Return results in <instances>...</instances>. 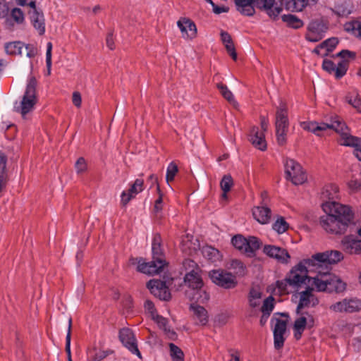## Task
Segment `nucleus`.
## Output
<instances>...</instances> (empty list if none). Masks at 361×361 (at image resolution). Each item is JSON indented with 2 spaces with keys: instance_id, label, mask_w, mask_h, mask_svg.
I'll list each match as a JSON object with an SVG mask.
<instances>
[{
  "instance_id": "nucleus-23",
  "label": "nucleus",
  "mask_w": 361,
  "mask_h": 361,
  "mask_svg": "<svg viewBox=\"0 0 361 361\" xmlns=\"http://www.w3.org/2000/svg\"><path fill=\"white\" fill-rule=\"evenodd\" d=\"M119 338L122 343L133 354L141 357V354L138 350L137 342L133 332L129 329H123L120 331Z\"/></svg>"
},
{
  "instance_id": "nucleus-51",
  "label": "nucleus",
  "mask_w": 361,
  "mask_h": 361,
  "mask_svg": "<svg viewBox=\"0 0 361 361\" xmlns=\"http://www.w3.org/2000/svg\"><path fill=\"white\" fill-rule=\"evenodd\" d=\"M71 322H72L71 319H69L68 332H67V335L66 337L65 350L67 353L68 358H70V356H71Z\"/></svg>"
},
{
  "instance_id": "nucleus-14",
  "label": "nucleus",
  "mask_w": 361,
  "mask_h": 361,
  "mask_svg": "<svg viewBox=\"0 0 361 361\" xmlns=\"http://www.w3.org/2000/svg\"><path fill=\"white\" fill-rule=\"evenodd\" d=\"M209 277L213 283L224 288H231L235 286V277L224 270H212L209 272Z\"/></svg>"
},
{
  "instance_id": "nucleus-35",
  "label": "nucleus",
  "mask_w": 361,
  "mask_h": 361,
  "mask_svg": "<svg viewBox=\"0 0 361 361\" xmlns=\"http://www.w3.org/2000/svg\"><path fill=\"white\" fill-rule=\"evenodd\" d=\"M25 44L20 42H13L6 44L5 50L12 55H23Z\"/></svg>"
},
{
  "instance_id": "nucleus-26",
  "label": "nucleus",
  "mask_w": 361,
  "mask_h": 361,
  "mask_svg": "<svg viewBox=\"0 0 361 361\" xmlns=\"http://www.w3.org/2000/svg\"><path fill=\"white\" fill-rule=\"evenodd\" d=\"M184 281L189 288L193 290L199 289L203 286V281L198 269H192L187 273L185 276Z\"/></svg>"
},
{
  "instance_id": "nucleus-64",
  "label": "nucleus",
  "mask_w": 361,
  "mask_h": 361,
  "mask_svg": "<svg viewBox=\"0 0 361 361\" xmlns=\"http://www.w3.org/2000/svg\"><path fill=\"white\" fill-rule=\"evenodd\" d=\"M212 8H213V11L214 13H215L216 14H220L221 13H225V12H227L228 11V8H226V7H219V6H217L214 4H212Z\"/></svg>"
},
{
  "instance_id": "nucleus-32",
  "label": "nucleus",
  "mask_w": 361,
  "mask_h": 361,
  "mask_svg": "<svg viewBox=\"0 0 361 361\" xmlns=\"http://www.w3.org/2000/svg\"><path fill=\"white\" fill-rule=\"evenodd\" d=\"M221 40L226 48L227 51L228 52V54L233 60H236L237 54L235 52L234 44L232 42L230 35L226 32L222 31L221 32Z\"/></svg>"
},
{
  "instance_id": "nucleus-60",
  "label": "nucleus",
  "mask_w": 361,
  "mask_h": 361,
  "mask_svg": "<svg viewBox=\"0 0 361 361\" xmlns=\"http://www.w3.org/2000/svg\"><path fill=\"white\" fill-rule=\"evenodd\" d=\"M337 56L342 58V60H345L348 62L347 59H353L355 56V54L348 50H342L337 54Z\"/></svg>"
},
{
  "instance_id": "nucleus-62",
  "label": "nucleus",
  "mask_w": 361,
  "mask_h": 361,
  "mask_svg": "<svg viewBox=\"0 0 361 361\" xmlns=\"http://www.w3.org/2000/svg\"><path fill=\"white\" fill-rule=\"evenodd\" d=\"M235 4L238 8L245 7L249 5L255 4V0H235Z\"/></svg>"
},
{
  "instance_id": "nucleus-47",
  "label": "nucleus",
  "mask_w": 361,
  "mask_h": 361,
  "mask_svg": "<svg viewBox=\"0 0 361 361\" xmlns=\"http://www.w3.org/2000/svg\"><path fill=\"white\" fill-rule=\"evenodd\" d=\"M338 40L336 37L329 38L320 44V47L324 48L327 51H331L338 44Z\"/></svg>"
},
{
  "instance_id": "nucleus-42",
  "label": "nucleus",
  "mask_w": 361,
  "mask_h": 361,
  "mask_svg": "<svg viewBox=\"0 0 361 361\" xmlns=\"http://www.w3.org/2000/svg\"><path fill=\"white\" fill-rule=\"evenodd\" d=\"M194 294L192 295V299L196 302L204 303L208 301L209 296L207 291L202 288L199 289H194Z\"/></svg>"
},
{
  "instance_id": "nucleus-40",
  "label": "nucleus",
  "mask_w": 361,
  "mask_h": 361,
  "mask_svg": "<svg viewBox=\"0 0 361 361\" xmlns=\"http://www.w3.org/2000/svg\"><path fill=\"white\" fill-rule=\"evenodd\" d=\"M233 185V181L230 175H226L222 178L221 183H220V186H221V190L224 192V193L222 195V197L224 198L227 197V192L230 191Z\"/></svg>"
},
{
  "instance_id": "nucleus-38",
  "label": "nucleus",
  "mask_w": 361,
  "mask_h": 361,
  "mask_svg": "<svg viewBox=\"0 0 361 361\" xmlns=\"http://www.w3.org/2000/svg\"><path fill=\"white\" fill-rule=\"evenodd\" d=\"M262 293L259 289L252 288L249 295V304L252 307H257L261 304Z\"/></svg>"
},
{
  "instance_id": "nucleus-43",
  "label": "nucleus",
  "mask_w": 361,
  "mask_h": 361,
  "mask_svg": "<svg viewBox=\"0 0 361 361\" xmlns=\"http://www.w3.org/2000/svg\"><path fill=\"white\" fill-rule=\"evenodd\" d=\"M178 171L177 165L174 162H171L166 169V180L168 183L174 180Z\"/></svg>"
},
{
  "instance_id": "nucleus-46",
  "label": "nucleus",
  "mask_w": 361,
  "mask_h": 361,
  "mask_svg": "<svg viewBox=\"0 0 361 361\" xmlns=\"http://www.w3.org/2000/svg\"><path fill=\"white\" fill-rule=\"evenodd\" d=\"M274 298L271 296H270L264 300L263 305L261 307V311L262 313H267L269 314H271V312L274 310Z\"/></svg>"
},
{
  "instance_id": "nucleus-24",
  "label": "nucleus",
  "mask_w": 361,
  "mask_h": 361,
  "mask_svg": "<svg viewBox=\"0 0 361 361\" xmlns=\"http://www.w3.org/2000/svg\"><path fill=\"white\" fill-rule=\"evenodd\" d=\"M255 6L264 10L271 18H276L282 11V8L276 3L275 0H255Z\"/></svg>"
},
{
  "instance_id": "nucleus-31",
  "label": "nucleus",
  "mask_w": 361,
  "mask_h": 361,
  "mask_svg": "<svg viewBox=\"0 0 361 361\" xmlns=\"http://www.w3.org/2000/svg\"><path fill=\"white\" fill-rule=\"evenodd\" d=\"M201 252L204 257L213 262L219 261L221 259L219 250L212 246H203L201 249Z\"/></svg>"
},
{
  "instance_id": "nucleus-21",
  "label": "nucleus",
  "mask_w": 361,
  "mask_h": 361,
  "mask_svg": "<svg viewBox=\"0 0 361 361\" xmlns=\"http://www.w3.org/2000/svg\"><path fill=\"white\" fill-rule=\"evenodd\" d=\"M144 180L137 178L128 190H123L121 194V204L126 206L135 196L144 190Z\"/></svg>"
},
{
  "instance_id": "nucleus-16",
  "label": "nucleus",
  "mask_w": 361,
  "mask_h": 361,
  "mask_svg": "<svg viewBox=\"0 0 361 361\" xmlns=\"http://www.w3.org/2000/svg\"><path fill=\"white\" fill-rule=\"evenodd\" d=\"M181 37L186 41H192L197 35V28L195 23L189 18L181 17L176 23Z\"/></svg>"
},
{
  "instance_id": "nucleus-17",
  "label": "nucleus",
  "mask_w": 361,
  "mask_h": 361,
  "mask_svg": "<svg viewBox=\"0 0 361 361\" xmlns=\"http://www.w3.org/2000/svg\"><path fill=\"white\" fill-rule=\"evenodd\" d=\"M326 30L327 27L324 23L312 21L308 25L305 38L309 42H317L324 37Z\"/></svg>"
},
{
  "instance_id": "nucleus-22",
  "label": "nucleus",
  "mask_w": 361,
  "mask_h": 361,
  "mask_svg": "<svg viewBox=\"0 0 361 361\" xmlns=\"http://www.w3.org/2000/svg\"><path fill=\"white\" fill-rule=\"evenodd\" d=\"M323 69L331 74H334L336 78H341L345 75L348 62L341 60L336 65L331 60L324 59L322 63Z\"/></svg>"
},
{
  "instance_id": "nucleus-27",
  "label": "nucleus",
  "mask_w": 361,
  "mask_h": 361,
  "mask_svg": "<svg viewBox=\"0 0 361 361\" xmlns=\"http://www.w3.org/2000/svg\"><path fill=\"white\" fill-rule=\"evenodd\" d=\"M29 15L34 27L39 35H43L45 32V24L42 12L39 10L30 11Z\"/></svg>"
},
{
  "instance_id": "nucleus-45",
  "label": "nucleus",
  "mask_w": 361,
  "mask_h": 361,
  "mask_svg": "<svg viewBox=\"0 0 361 361\" xmlns=\"http://www.w3.org/2000/svg\"><path fill=\"white\" fill-rule=\"evenodd\" d=\"M347 102L354 107L357 112H361V101L358 95L355 93L349 94L346 97Z\"/></svg>"
},
{
  "instance_id": "nucleus-48",
  "label": "nucleus",
  "mask_w": 361,
  "mask_h": 361,
  "mask_svg": "<svg viewBox=\"0 0 361 361\" xmlns=\"http://www.w3.org/2000/svg\"><path fill=\"white\" fill-rule=\"evenodd\" d=\"M157 192L159 194V197L156 200L154 207V212L157 214H159L162 211L164 207L163 193L161 192L159 185H157Z\"/></svg>"
},
{
  "instance_id": "nucleus-11",
  "label": "nucleus",
  "mask_w": 361,
  "mask_h": 361,
  "mask_svg": "<svg viewBox=\"0 0 361 361\" xmlns=\"http://www.w3.org/2000/svg\"><path fill=\"white\" fill-rule=\"evenodd\" d=\"M286 178L294 185H300L307 180L306 175L300 164L295 160L288 159L285 162Z\"/></svg>"
},
{
  "instance_id": "nucleus-30",
  "label": "nucleus",
  "mask_w": 361,
  "mask_h": 361,
  "mask_svg": "<svg viewBox=\"0 0 361 361\" xmlns=\"http://www.w3.org/2000/svg\"><path fill=\"white\" fill-rule=\"evenodd\" d=\"M344 30L361 39V20H353L343 25Z\"/></svg>"
},
{
  "instance_id": "nucleus-44",
  "label": "nucleus",
  "mask_w": 361,
  "mask_h": 361,
  "mask_svg": "<svg viewBox=\"0 0 361 361\" xmlns=\"http://www.w3.org/2000/svg\"><path fill=\"white\" fill-rule=\"evenodd\" d=\"M192 238L191 236L187 235L181 242L183 250L188 254H190L192 250H196V245L192 243Z\"/></svg>"
},
{
  "instance_id": "nucleus-13",
  "label": "nucleus",
  "mask_w": 361,
  "mask_h": 361,
  "mask_svg": "<svg viewBox=\"0 0 361 361\" xmlns=\"http://www.w3.org/2000/svg\"><path fill=\"white\" fill-rule=\"evenodd\" d=\"M317 268L329 267L328 264L338 263L343 259V255L338 250L326 251L317 253L311 257Z\"/></svg>"
},
{
  "instance_id": "nucleus-61",
  "label": "nucleus",
  "mask_w": 361,
  "mask_h": 361,
  "mask_svg": "<svg viewBox=\"0 0 361 361\" xmlns=\"http://www.w3.org/2000/svg\"><path fill=\"white\" fill-rule=\"evenodd\" d=\"M72 102L73 103V104L79 108L81 106V104H82V98H81V95L80 94V92H74L73 93V96H72Z\"/></svg>"
},
{
  "instance_id": "nucleus-15",
  "label": "nucleus",
  "mask_w": 361,
  "mask_h": 361,
  "mask_svg": "<svg viewBox=\"0 0 361 361\" xmlns=\"http://www.w3.org/2000/svg\"><path fill=\"white\" fill-rule=\"evenodd\" d=\"M298 303L296 310L303 311L305 308L315 307L319 300L314 293L313 288L307 287L305 290L298 293Z\"/></svg>"
},
{
  "instance_id": "nucleus-39",
  "label": "nucleus",
  "mask_w": 361,
  "mask_h": 361,
  "mask_svg": "<svg viewBox=\"0 0 361 361\" xmlns=\"http://www.w3.org/2000/svg\"><path fill=\"white\" fill-rule=\"evenodd\" d=\"M217 87L219 90L222 96L235 107L238 106V103L234 99L233 93L228 89V87L223 84H218Z\"/></svg>"
},
{
  "instance_id": "nucleus-57",
  "label": "nucleus",
  "mask_w": 361,
  "mask_h": 361,
  "mask_svg": "<svg viewBox=\"0 0 361 361\" xmlns=\"http://www.w3.org/2000/svg\"><path fill=\"white\" fill-rule=\"evenodd\" d=\"M348 188L353 192L358 191L361 189V183L355 178L350 179L348 183Z\"/></svg>"
},
{
  "instance_id": "nucleus-41",
  "label": "nucleus",
  "mask_w": 361,
  "mask_h": 361,
  "mask_svg": "<svg viewBox=\"0 0 361 361\" xmlns=\"http://www.w3.org/2000/svg\"><path fill=\"white\" fill-rule=\"evenodd\" d=\"M288 227V224L286 221L285 219L281 216L278 217L272 225L273 229L279 234L285 233Z\"/></svg>"
},
{
  "instance_id": "nucleus-10",
  "label": "nucleus",
  "mask_w": 361,
  "mask_h": 361,
  "mask_svg": "<svg viewBox=\"0 0 361 361\" xmlns=\"http://www.w3.org/2000/svg\"><path fill=\"white\" fill-rule=\"evenodd\" d=\"M329 310L334 313H355L361 310V300L357 298H345L329 306Z\"/></svg>"
},
{
  "instance_id": "nucleus-18",
  "label": "nucleus",
  "mask_w": 361,
  "mask_h": 361,
  "mask_svg": "<svg viewBox=\"0 0 361 361\" xmlns=\"http://www.w3.org/2000/svg\"><path fill=\"white\" fill-rule=\"evenodd\" d=\"M151 293L160 300H168L171 298V293L166 283L160 280H150L147 285Z\"/></svg>"
},
{
  "instance_id": "nucleus-54",
  "label": "nucleus",
  "mask_w": 361,
  "mask_h": 361,
  "mask_svg": "<svg viewBox=\"0 0 361 361\" xmlns=\"http://www.w3.org/2000/svg\"><path fill=\"white\" fill-rule=\"evenodd\" d=\"M11 17L18 23H20L24 20V14L21 9L15 8L11 11Z\"/></svg>"
},
{
  "instance_id": "nucleus-36",
  "label": "nucleus",
  "mask_w": 361,
  "mask_h": 361,
  "mask_svg": "<svg viewBox=\"0 0 361 361\" xmlns=\"http://www.w3.org/2000/svg\"><path fill=\"white\" fill-rule=\"evenodd\" d=\"M282 20L286 23V25L290 27L298 29L303 26L302 21L298 18L297 16L292 15V14H288V15H283L281 17Z\"/></svg>"
},
{
  "instance_id": "nucleus-59",
  "label": "nucleus",
  "mask_w": 361,
  "mask_h": 361,
  "mask_svg": "<svg viewBox=\"0 0 361 361\" xmlns=\"http://www.w3.org/2000/svg\"><path fill=\"white\" fill-rule=\"evenodd\" d=\"M25 54L28 58H32L37 54V49L32 46L25 45L23 49V54Z\"/></svg>"
},
{
  "instance_id": "nucleus-28",
  "label": "nucleus",
  "mask_w": 361,
  "mask_h": 361,
  "mask_svg": "<svg viewBox=\"0 0 361 361\" xmlns=\"http://www.w3.org/2000/svg\"><path fill=\"white\" fill-rule=\"evenodd\" d=\"M252 215L255 219L261 224H267L270 221L271 212L266 206H258L253 208Z\"/></svg>"
},
{
  "instance_id": "nucleus-53",
  "label": "nucleus",
  "mask_w": 361,
  "mask_h": 361,
  "mask_svg": "<svg viewBox=\"0 0 361 361\" xmlns=\"http://www.w3.org/2000/svg\"><path fill=\"white\" fill-rule=\"evenodd\" d=\"M75 168L78 173H84L87 170V165L84 158L80 157L77 160Z\"/></svg>"
},
{
  "instance_id": "nucleus-56",
  "label": "nucleus",
  "mask_w": 361,
  "mask_h": 361,
  "mask_svg": "<svg viewBox=\"0 0 361 361\" xmlns=\"http://www.w3.org/2000/svg\"><path fill=\"white\" fill-rule=\"evenodd\" d=\"M145 310L150 314L152 319L157 314L156 313V310L154 308V305L152 302L149 300H147L145 302Z\"/></svg>"
},
{
  "instance_id": "nucleus-6",
  "label": "nucleus",
  "mask_w": 361,
  "mask_h": 361,
  "mask_svg": "<svg viewBox=\"0 0 361 361\" xmlns=\"http://www.w3.org/2000/svg\"><path fill=\"white\" fill-rule=\"evenodd\" d=\"M36 86V79L33 76L29 77L22 100L14 106L15 111L20 113L23 117L32 111L37 103Z\"/></svg>"
},
{
  "instance_id": "nucleus-49",
  "label": "nucleus",
  "mask_w": 361,
  "mask_h": 361,
  "mask_svg": "<svg viewBox=\"0 0 361 361\" xmlns=\"http://www.w3.org/2000/svg\"><path fill=\"white\" fill-rule=\"evenodd\" d=\"M106 357L103 351L90 350L87 354V361H101Z\"/></svg>"
},
{
  "instance_id": "nucleus-25",
  "label": "nucleus",
  "mask_w": 361,
  "mask_h": 361,
  "mask_svg": "<svg viewBox=\"0 0 361 361\" xmlns=\"http://www.w3.org/2000/svg\"><path fill=\"white\" fill-rule=\"evenodd\" d=\"M250 141L256 148L260 150L263 151L267 149V142L264 134L257 126L252 127L250 130Z\"/></svg>"
},
{
  "instance_id": "nucleus-37",
  "label": "nucleus",
  "mask_w": 361,
  "mask_h": 361,
  "mask_svg": "<svg viewBox=\"0 0 361 361\" xmlns=\"http://www.w3.org/2000/svg\"><path fill=\"white\" fill-rule=\"evenodd\" d=\"M169 355L172 361H184V353L179 347H178L173 343H170L169 344Z\"/></svg>"
},
{
  "instance_id": "nucleus-7",
  "label": "nucleus",
  "mask_w": 361,
  "mask_h": 361,
  "mask_svg": "<svg viewBox=\"0 0 361 361\" xmlns=\"http://www.w3.org/2000/svg\"><path fill=\"white\" fill-rule=\"evenodd\" d=\"M288 128V107L286 103L281 102L276 109L275 118L276 137L279 145H284L286 143Z\"/></svg>"
},
{
  "instance_id": "nucleus-52",
  "label": "nucleus",
  "mask_w": 361,
  "mask_h": 361,
  "mask_svg": "<svg viewBox=\"0 0 361 361\" xmlns=\"http://www.w3.org/2000/svg\"><path fill=\"white\" fill-rule=\"evenodd\" d=\"M51 50H52V44H51V42H48L47 44L46 63H47V73L49 75L51 73Z\"/></svg>"
},
{
  "instance_id": "nucleus-8",
  "label": "nucleus",
  "mask_w": 361,
  "mask_h": 361,
  "mask_svg": "<svg viewBox=\"0 0 361 361\" xmlns=\"http://www.w3.org/2000/svg\"><path fill=\"white\" fill-rule=\"evenodd\" d=\"M232 245L241 253L247 257H253L262 245V242L255 236L245 238L242 235H236L231 240Z\"/></svg>"
},
{
  "instance_id": "nucleus-63",
  "label": "nucleus",
  "mask_w": 361,
  "mask_h": 361,
  "mask_svg": "<svg viewBox=\"0 0 361 361\" xmlns=\"http://www.w3.org/2000/svg\"><path fill=\"white\" fill-rule=\"evenodd\" d=\"M106 46L111 49L113 50L114 49V41L113 39V35L111 33H109L106 39Z\"/></svg>"
},
{
  "instance_id": "nucleus-33",
  "label": "nucleus",
  "mask_w": 361,
  "mask_h": 361,
  "mask_svg": "<svg viewBox=\"0 0 361 361\" xmlns=\"http://www.w3.org/2000/svg\"><path fill=\"white\" fill-rule=\"evenodd\" d=\"M287 10L301 11L307 6V0H282Z\"/></svg>"
},
{
  "instance_id": "nucleus-1",
  "label": "nucleus",
  "mask_w": 361,
  "mask_h": 361,
  "mask_svg": "<svg viewBox=\"0 0 361 361\" xmlns=\"http://www.w3.org/2000/svg\"><path fill=\"white\" fill-rule=\"evenodd\" d=\"M322 209L324 213L319 217L320 226L328 233L343 235L355 225V214L352 207L336 201L339 188L335 183L325 185L322 189Z\"/></svg>"
},
{
  "instance_id": "nucleus-55",
  "label": "nucleus",
  "mask_w": 361,
  "mask_h": 361,
  "mask_svg": "<svg viewBox=\"0 0 361 361\" xmlns=\"http://www.w3.org/2000/svg\"><path fill=\"white\" fill-rule=\"evenodd\" d=\"M9 13L8 4L6 0H0V18H6Z\"/></svg>"
},
{
  "instance_id": "nucleus-12",
  "label": "nucleus",
  "mask_w": 361,
  "mask_h": 361,
  "mask_svg": "<svg viewBox=\"0 0 361 361\" xmlns=\"http://www.w3.org/2000/svg\"><path fill=\"white\" fill-rule=\"evenodd\" d=\"M281 316L284 318L274 317L271 319L274 324L273 333L274 348L278 350L281 349L284 344L288 317L285 313L281 314Z\"/></svg>"
},
{
  "instance_id": "nucleus-5",
  "label": "nucleus",
  "mask_w": 361,
  "mask_h": 361,
  "mask_svg": "<svg viewBox=\"0 0 361 361\" xmlns=\"http://www.w3.org/2000/svg\"><path fill=\"white\" fill-rule=\"evenodd\" d=\"M153 260L145 262L142 259L132 258L130 263L137 264V270L145 274L153 275L159 274L166 265L160 245L159 236H155L152 245Z\"/></svg>"
},
{
  "instance_id": "nucleus-9",
  "label": "nucleus",
  "mask_w": 361,
  "mask_h": 361,
  "mask_svg": "<svg viewBox=\"0 0 361 361\" xmlns=\"http://www.w3.org/2000/svg\"><path fill=\"white\" fill-rule=\"evenodd\" d=\"M314 316L307 311H298L296 310V318L293 324L294 337L300 339L306 327L312 328L314 326Z\"/></svg>"
},
{
  "instance_id": "nucleus-20",
  "label": "nucleus",
  "mask_w": 361,
  "mask_h": 361,
  "mask_svg": "<svg viewBox=\"0 0 361 361\" xmlns=\"http://www.w3.org/2000/svg\"><path fill=\"white\" fill-rule=\"evenodd\" d=\"M341 249L349 255L361 254V240L353 235H345L341 241Z\"/></svg>"
},
{
  "instance_id": "nucleus-3",
  "label": "nucleus",
  "mask_w": 361,
  "mask_h": 361,
  "mask_svg": "<svg viewBox=\"0 0 361 361\" xmlns=\"http://www.w3.org/2000/svg\"><path fill=\"white\" fill-rule=\"evenodd\" d=\"M315 265L311 258L300 261L286 274L285 279L276 282V290L281 295L288 294L291 289L298 290L310 281V269Z\"/></svg>"
},
{
  "instance_id": "nucleus-34",
  "label": "nucleus",
  "mask_w": 361,
  "mask_h": 361,
  "mask_svg": "<svg viewBox=\"0 0 361 361\" xmlns=\"http://www.w3.org/2000/svg\"><path fill=\"white\" fill-rule=\"evenodd\" d=\"M6 160V157L0 152V192L7 182Z\"/></svg>"
},
{
  "instance_id": "nucleus-58",
  "label": "nucleus",
  "mask_w": 361,
  "mask_h": 361,
  "mask_svg": "<svg viewBox=\"0 0 361 361\" xmlns=\"http://www.w3.org/2000/svg\"><path fill=\"white\" fill-rule=\"evenodd\" d=\"M254 5H249L245 7L238 8V10L245 16H252L255 13Z\"/></svg>"
},
{
  "instance_id": "nucleus-19",
  "label": "nucleus",
  "mask_w": 361,
  "mask_h": 361,
  "mask_svg": "<svg viewBox=\"0 0 361 361\" xmlns=\"http://www.w3.org/2000/svg\"><path fill=\"white\" fill-rule=\"evenodd\" d=\"M263 252L282 264H288L290 259V255L286 249L275 245H265L263 248Z\"/></svg>"
},
{
  "instance_id": "nucleus-50",
  "label": "nucleus",
  "mask_w": 361,
  "mask_h": 361,
  "mask_svg": "<svg viewBox=\"0 0 361 361\" xmlns=\"http://www.w3.org/2000/svg\"><path fill=\"white\" fill-rule=\"evenodd\" d=\"M152 319L157 324L159 328L162 329L165 331H169L170 329L168 324V320L166 318L157 314L154 317L152 318Z\"/></svg>"
},
{
  "instance_id": "nucleus-4",
  "label": "nucleus",
  "mask_w": 361,
  "mask_h": 361,
  "mask_svg": "<svg viewBox=\"0 0 361 361\" xmlns=\"http://www.w3.org/2000/svg\"><path fill=\"white\" fill-rule=\"evenodd\" d=\"M311 272L316 273V276L310 277L312 285L319 292L334 290L337 293L343 292L345 289V283L338 276L331 274L329 267L317 268L312 267Z\"/></svg>"
},
{
  "instance_id": "nucleus-2",
  "label": "nucleus",
  "mask_w": 361,
  "mask_h": 361,
  "mask_svg": "<svg viewBox=\"0 0 361 361\" xmlns=\"http://www.w3.org/2000/svg\"><path fill=\"white\" fill-rule=\"evenodd\" d=\"M300 126L303 130L312 132L317 136L322 135L323 132L328 129L334 130L341 136L339 140L340 144L354 147L355 156L357 149H361V139L351 135L345 123L338 116L332 118L330 123L303 121L300 123Z\"/></svg>"
},
{
  "instance_id": "nucleus-29",
  "label": "nucleus",
  "mask_w": 361,
  "mask_h": 361,
  "mask_svg": "<svg viewBox=\"0 0 361 361\" xmlns=\"http://www.w3.org/2000/svg\"><path fill=\"white\" fill-rule=\"evenodd\" d=\"M190 310L192 312V316L196 319L198 324L205 325L208 322L207 311L202 306L196 304L190 305Z\"/></svg>"
}]
</instances>
